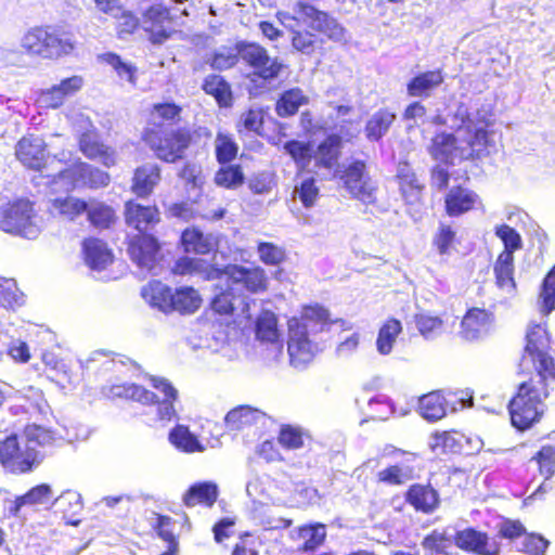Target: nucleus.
I'll use <instances>...</instances> for the list:
<instances>
[{
    "instance_id": "obj_1",
    "label": "nucleus",
    "mask_w": 555,
    "mask_h": 555,
    "mask_svg": "<svg viewBox=\"0 0 555 555\" xmlns=\"http://www.w3.org/2000/svg\"><path fill=\"white\" fill-rule=\"evenodd\" d=\"M183 107L173 101L152 104L140 140L153 156L165 164L184 160L197 146L199 132L190 126H173L181 120Z\"/></svg>"
},
{
    "instance_id": "obj_2",
    "label": "nucleus",
    "mask_w": 555,
    "mask_h": 555,
    "mask_svg": "<svg viewBox=\"0 0 555 555\" xmlns=\"http://www.w3.org/2000/svg\"><path fill=\"white\" fill-rule=\"evenodd\" d=\"M554 382L553 377L534 374L518 385L507 404L513 427L525 431L540 422L544 412L543 401L550 396V386Z\"/></svg>"
},
{
    "instance_id": "obj_3",
    "label": "nucleus",
    "mask_w": 555,
    "mask_h": 555,
    "mask_svg": "<svg viewBox=\"0 0 555 555\" xmlns=\"http://www.w3.org/2000/svg\"><path fill=\"white\" fill-rule=\"evenodd\" d=\"M151 386L164 396L160 401L157 395L135 383L117 384L111 387V395L116 398L131 400L144 405H157L159 421L171 422L177 418L175 403L178 400V390L171 382L165 377L149 376Z\"/></svg>"
},
{
    "instance_id": "obj_4",
    "label": "nucleus",
    "mask_w": 555,
    "mask_h": 555,
    "mask_svg": "<svg viewBox=\"0 0 555 555\" xmlns=\"http://www.w3.org/2000/svg\"><path fill=\"white\" fill-rule=\"evenodd\" d=\"M22 47L29 55L60 60L74 54L77 41L70 31L51 25H41L30 28L24 35Z\"/></svg>"
},
{
    "instance_id": "obj_5",
    "label": "nucleus",
    "mask_w": 555,
    "mask_h": 555,
    "mask_svg": "<svg viewBox=\"0 0 555 555\" xmlns=\"http://www.w3.org/2000/svg\"><path fill=\"white\" fill-rule=\"evenodd\" d=\"M550 350L551 335L546 323H531L526 333L519 374H529L532 366L537 376L555 378V361Z\"/></svg>"
},
{
    "instance_id": "obj_6",
    "label": "nucleus",
    "mask_w": 555,
    "mask_h": 555,
    "mask_svg": "<svg viewBox=\"0 0 555 555\" xmlns=\"http://www.w3.org/2000/svg\"><path fill=\"white\" fill-rule=\"evenodd\" d=\"M241 61L251 72L248 78L251 83H270L278 79L285 69V64L279 57H271L268 50L255 41H240Z\"/></svg>"
},
{
    "instance_id": "obj_7",
    "label": "nucleus",
    "mask_w": 555,
    "mask_h": 555,
    "mask_svg": "<svg viewBox=\"0 0 555 555\" xmlns=\"http://www.w3.org/2000/svg\"><path fill=\"white\" fill-rule=\"evenodd\" d=\"M337 177L352 199L364 205L377 204L378 184L364 159H352L344 165Z\"/></svg>"
},
{
    "instance_id": "obj_8",
    "label": "nucleus",
    "mask_w": 555,
    "mask_h": 555,
    "mask_svg": "<svg viewBox=\"0 0 555 555\" xmlns=\"http://www.w3.org/2000/svg\"><path fill=\"white\" fill-rule=\"evenodd\" d=\"M44 453L31 446H22L16 434L0 440V464L15 474H25L38 465Z\"/></svg>"
},
{
    "instance_id": "obj_9",
    "label": "nucleus",
    "mask_w": 555,
    "mask_h": 555,
    "mask_svg": "<svg viewBox=\"0 0 555 555\" xmlns=\"http://www.w3.org/2000/svg\"><path fill=\"white\" fill-rule=\"evenodd\" d=\"M34 218V204L28 199L20 198L9 203L2 211L0 229L25 238H35L39 234V228Z\"/></svg>"
},
{
    "instance_id": "obj_10",
    "label": "nucleus",
    "mask_w": 555,
    "mask_h": 555,
    "mask_svg": "<svg viewBox=\"0 0 555 555\" xmlns=\"http://www.w3.org/2000/svg\"><path fill=\"white\" fill-rule=\"evenodd\" d=\"M125 245L129 259L141 270L152 271L163 259V244L151 232L141 231L127 235Z\"/></svg>"
},
{
    "instance_id": "obj_11",
    "label": "nucleus",
    "mask_w": 555,
    "mask_h": 555,
    "mask_svg": "<svg viewBox=\"0 0 555 555\" xmlns=\"http://www.w3.org/2000/svg\"><path fill=\"white\" fill-rule=\"evenodd\" d=\"M14 155L26 169L36 172L43 171L50 157L44 139L35 133H26L18 139Z\"/></svg>"
},
{
    "instance_id": "obj_12",
    "label": "nucleus",
    "mask_w": 555,
    "mask_h": 555,
    "mask_svg": "<svg viewBox=\"0 0 555 555\" xmlns=\"http://www.w3.org/2000/svg\"><path fill=\"white\" fill-rule=\"evenodd\" d=\"M225 284L234 289L242 288L247 293L258 294L268 289V278L259 266L229 263L225 266Z\"/></svg>"
},
{
    "instance_id": "obj_13",
    "label": "nucleus",
    "mask_w": 555,
    "mask_h": 555,
    "mask_svg": "<svg viewBox=\"0 0 555 555\" xmlns=\"http://www.w3.org/2000/svg\"><path fill=\"white\" fill-rule=\"evenodd\" d=\"M56 179H68L73 186L79 185L91 190L103 189L111 183L107 171L82 160H77L70 167L60 170L53 181Z\"/></svg>"
},
{
    "instance_id": "obj_14",
    "label": "nucleus",
    "mask_w": 555,
    "mask_h": 555,
    "mask_svg": "<svg viewBox=\"0 0 555 555\" xmlns=\"http://www.w3.org/2000/svg\"><path fill=\"white\" fill-rule=\"evenodd\" d=\"M79 152L88 159L100 163L105 168L115 167L118 163L116 150L106 144L96 129H87L77 138Z\"/></svg>"
},
{
    "instance_id": "obj_15",
    "label": "nucleus",
    "mask_w": 555,
    "mask_h": 555,
    "mask_svg": "<svg viewBox=\"0 0 555 555\" xmlns=\"http://www.w3.org/2000/svg\"><path fill=\"white\" fill-rule=\"evenodd\" d=\"M395 180L408 212L416 211L423 205L425 183L420 180L415 170L408 160L399 162Z\"/></svg>"
},
{
    "instance_id": "obj_16",
    "label": "nucleus",
    "mask_w": 555,
    "mask_h": 555,
    "mask_svg": "<svg viewBox=\"0 0 555 555\" xmlns=\"http://www.w3.org/2000/svg\"><path fill=\"white\" fill-rule=\"evenodd\" d=\"M144 30L153 44H162L175 33L172 24L175 17L170 9L162 4H153L143 12Z\"/></svg>"
},
{
    "instance_id": "obj_17",
    "label": "nucleus",
    "mask_w": 555,
    "mask_h": 555,
    "mask_svg": "<svg viewBox=\"0 0 555 555\" xmlns=\"http://www.w3.org/2000/svg\"><path fill=\"white\" fill-rule=\"evenodd\" d=\"M453 542L460 550L474 555H499L501 552V544L495 538L473 527L457 530Z\"/></svg>"
},
{
    "instance_id": "obj_18",
    "label": "nucleus",
    "mask_w": 555,
    "mask_h": 555,
    "mask_svg": "<svg viewBox=\"0 0 555 555\" xmlns=\"http://www.w3.org/2000/svg\"><path fill=\"white\" fill-rule=\"evenodd\" d=\"M124 220L128 228L137 232H150L160 223L162 215L156 204L145 205L131 198L124 204Z\"/></svg>"
},
{
    "instance_id": "obj_19",
    "label": "nucleus",
    "mask_w": 555,
    "mask_h": 555,
    "mask_svg": "<svg viewBox=\"0 0 555 555\" xmlns=\"http://www.w3.org/2000/svg\"><path fill=\"white\" fill-rule=\"evenodd\" d=\"M403 498L414 512L424 515L434 514L441 505L440 493L430 482L410 485L404 491Z\"/></svg>"
},
{
    "instance_id": "obj_20",
    "label": "nucleus",
    "mask_w": 555,
    "mask_h": 555,
    "mask_svg": "<svg viewBox=\"0 0 555 555\" xmlns=\"http://www.w3.org/2000/svg\"><path fill=\"white\" fill-rule=\"evenodd\" d=\"M467 120L468 122L466 130L469 135L466 143L468 146V152L466 155L461 154V158L467 160H477L489 154L488 147L491 144L490 137L492 133L490 130L491 122L486 118L477 119L475 122H472L467 117Z\"/></svg>"
},
{
    "instance_id": "obj_21",
    "label": "nucleus",
    "mask_w": 555,
    "mask_h": 555,
    "mask_svg": "<svg viewBox=\"0 0 555 555\" xmlns=\"http://www.w3.org/2000/svg\"><path fill=\"white\" fill-rule=\"evenodd\" d=\"M81 255L85 263L95 271L105 270L115 259L108 243L98 236H88L82 240Z\"/></svg>"
},
{
    "instance_id": "obj_22",
    "label": "nucleus",
    "mask_w": 555,
    "mask_h": 555,
    "mask_svg": "<svg viewBox=\"0 0 555 555\" xmlns=\"http://www.w3.org/2000/svg\"><path fill=\"white\" fill-rule=\"evenodd\" d=\"M287 351L289 362L295 367L310 363L318 351L317 346L309 338V334L287 327Z\"/></svg>"
},
{
    "instance_id": "obj_23",
    "label": "nucleus",
    "mask_w": 555,
    "mask_h": 555,
    "mask_svg": "<svg viewBox=\"0 0 555 555\" xmlns=\"http://www.w3.org/2000/svg\"><path fill=\"white\" fill-rule=\"evenodd\" d=\"M331 322L328 310L320 304H313L302 306L299 315L288 319L287 327L309 334L310 332L320 331Z\"/></svg>"
},
{
    "instance_id": "obj_24",
    "label": "nucleus",
    "mask_w": 555,
    "mask_h": 555,
    "mask_svg": "<svg viewBox=\"0 0 555 555\" xmlns=\"http://www.w3.org/2000/svg\"><path fill=\"white\" fill-rule=\"evenodd\" d=\"M480 203L479 195L463 185L452 186L444 195V212L449 217H460L475 209Z\"/></svg>"
},
{
    "instance_id": "obj_25",
    "label": "nucleus",
    "mask_w": 555,
    "mask_h": 555,
    "mask_svg": "<svg viewBox=\"0 0 555 555\" xmlns=\"http://www.w3.org/2000/svg\"><path fill=\"white\" fill-rule=\"evenodd\" d=\"M343 138L338 133L327 134L313 150L312 159L317 169L331 170L341 157Z\"/></svg>"
},
{
    "instance_id": "obj_26",
    "label": "nucleus",
    "mask_w": 555,
    "mask_h": 555,
    "mask_svg": "<svg viewBox=\"0 0 555 555\" xmlns=\"http://www.w3.org/2000/svg\"><path fill=\"white\" fill-rule=\"evenodd\" d=\"M162 179V170L157 164H145L134 169L130 190L139 198L151 196Z\"/></svg>"
},
{
    "instance_id": "obj_27",
    "label": "nucleus",
    "mask_w": 555,
    "mask_h": 555,
    "mask_svg": "<svg viewBox=\"0 0 555 555\" xmlns=\"http://www.w3.org/2000/svg\"><path fill=\"white\" fill-rule=\"evenodd\" d=\"M428 153L435 159L447 165L454 164V156L463 151L459 146V140L454 133L447 131L436 132L428 145Z\"/></svg>"
},
{
    "instance_id": "obj_28",
    "label": "nucleus",
    "mask_w": 555,
    "mask_h": 555,
    "mask_svg": "<svg viewBox=\"0 0 555 555\" xmlns=\"http://www.w3.org/2000/svg\"><path fill=\"white\" fill-rule=\"evenodd\" d=\"M492 313L483 308H469L461 321V334L467 340L478 339L489 328Z\"/></svg>"
},
{
    "instance_id": "obj_29",
    "label": "nucleus",
    "mask_w": 555,
    "mask_h": 555,
    "mask_svg": "<svg viewBox=\"0 0 555 555\" xmlns=\"http://www.w3.org/2000/svg\"><path fill=\"white\" fill-rule=\"evenodd\" d=\"M83 86V79L80 76H72L62 79L59 85L52 86L42 92L41 98L48 108H57L63 105L68 96L74 95Z\"/></svg>"
},
{
    "instance_id": "obj_30",
    "label": "nucleus",
    "mask_w": 555,
    "mask_h": 555,
    "mask_svg": "<svg viewBox=\"0 0 555 555\" xmlns=\"http://www.w3.org/2000/svg\"><path fill=\"white\" fill-rule=\"evenodd\" d=\"M85 212L90 225L100 231L109 230L118 222L116 209L104 201L91 198Z\"/></svg>"
},
{
    "instance_id": "obj_31",
    "label": "nucleus",
    "mask_w": 555,
    "mask_h": 555,
    "mask_svg": "<svg viewBox=\"0 0 555 555\" xmlns=\"http://www.w3.org/2000/svg\"><path fill=\"white\" fill-rule=\"evenodd\" d=\"M219 495L218 486L211 481H199L189 487L182 496L183 504L191 508L204 506L210 508Z\"/></svg>"
},
{
    "instance_id": "obj_32",
    "label": "nucleus",
    "mask_w": 555,
    "mask_h": 555,
    "mask_svg": "<svg viewBox=\"0 0 555 555\" xmlns=\"http://www.w3.org/2000/svg\"><path fill=\"white\" fill-rule=\"evenodd\" d=\"M180 245L185 254L208 255L215 249L212 236L204 234L197 227H189L181 232Z\"/></svg>"
},
{
    "instance_id": "obj_33",
    "label": "nucleus",
    "mask_w": 555,
    "mask_h": 555,
    "mask_svg": "<svg viewBox=\"0 0 555 555\" xmlns=\"http://www.w3.org/2000/svg\"><path fill=\"white\" fill-rule=\"evenodd\" d=\"M278 442L284 450L296 451L310 447L313 437L308 429L299 425L282 424L278 433Z\"/></svg>"
},
{
    "instance_id": "obj_34",
    "label": "nucleus",
    "mask_w": 555,
    "mask_h": 555,
    "mask_svg": "<svg viewBox=\"0 0 555 555\" xmlns=\"http://www.w3.org/2000/svg\"><path fill=\"white\" fill-rule=\"evenodd\" d=\"M309 96L299 87L284 90L278 98L274 109L279 117L288 118L295 116L301 106L308 105Z\"/></svg>"
},
{
    "instance_id": "obj_35",
    "label": "nucleus",
    "mask_w": 555,
    "mask_h": 555,
    "mask_svg": "<svg viewBox=\"0 0 555 555\" xmlns=\"http://www.w3.org/2000/svg\"><path fill=\"white\" fill-rule=\"evenodd\" d=\"M441 69L427 70L414 76L406 85L410 96L428 98L443 82Z\"/></svg>"
},
{
    "instance_id": "obj_36",
    "label": "nucleus",
    "mask_w": 555,
    "mask_h": 555,
    "mask_svg": "<svg viewBox=\"0 0 555 555\" xmlns=\"http://www.w3.org/2000/svg\"><path fill=\"white\" fill-rule=\"evenodd\" d=\"M144 300L158 310L172 312V289L160 281L149 282L141 291Z\"/></svg>"
},
{
    "instance_id": "obj_37",
    "label": "nucleus",
    "mask_w": 555,
    "mask_h": 555,
    "mask_svg": "<svg viewBox=\"0 0 555 555\" xmlns=\"http://www.w3.org/2000/svg\"><path fill=\"white\" fill-rule=\"evenodd\" d=\"M202 90L215 99L219 107H230L233 104V92L230 82L218 74L206 76L202 82Z\"/></svg>"
},
{
    "instance_id": "obj_38",
    "label": "nucleus",
    "mask_w": 555,
    "mask_h": 555,
    "mask_svg": "<svg viewBox=\"0 0 555 555\" xmlns=\"http://www.w3.org/2000/svg\"><path fill=\"white\" fill-rule=\"evenodd\" d=\"M396 118V113L387 107L377 109L365 124L366 139L373 142L379 141L389 131Z\"/></svg>"
},
{
    "instance_id": "obj_39",
    "label": "nucleus",
    "mask_w": 555,
    "mask_h": 555,
    "mask_svg": "<svg viewBox=\"0 0 555 555\" xmlns=\"http://www.w3.org/2000/svg\"><path fill=\"white\" fill-rule=\"evenodd\" d=\"M52 498V489L47 483H40L30 488L23 495H18L13 501L10 508L12 515L16 516L23 506H37L49 503Z\"/></svg>"
},
{
    "instance_id": "obj_40",
    "label": "nucleus",
    "mask_w": 555,
    "mask_h": 555,
    "mask_svg": "<svg viewBox=\"0 0 555 555\" xmlns=\"http://www.w3.org/2000/svg\"><path fill=\"white\" fill-rule=\"evenodd\" d=\"M214 183L225 190H235L245 183L242 165L228 163L220 165L214 175Z\"/></svg>"
},
{
    "instance_id": "obj_41",
    "label": "nucleus",
    "mask_w": 555,
    "mask_h": 555,
    "mask_svg": "<svg viewBox=\"0 0 555 555\" xmlns=\"http://www.w3.org/2000/svg\"><path fill=\"white\" fill-rule=\"evenodd\" d=\"M169 442L179 451L185 453L201 452L204 447L186 425H176L168 435Z\"/></svg>"
},
{
    "instance_id": "obj_42",
    "label": "nucleus",
    "mask_w": 555,
    "mask_h": 555,
    "mask_svg": "<svg viewBox=\"0 0 555 555\" xmlns=\"http://www.w3.org/2000/svg\"><path fill=\"white\" fill-rule=\"evenodd\" d=\"M515 258L498 255L493 264L495 285L508 292L516 289L515 281Z\"/></svg>"
},
{
    "instance_id": "obj_43",
    "label": "nucleus",
    "mask_w": 555,
    "mask_h": 555,
    "mask_svg": "<svg viewBox=\"0 0 555 555\" xmlns=\"http://www.w3.org/2000/svg\"><path fill=\"white\" fill-rule=\"evenodd\" d=\"M401 333L402 324L400 320L396 318H388L378 330L376 338L377 351L384 356L389 354Z\"/></svg>"
},
{
    "instance_id": "obj_44",
    "label": "nucleus",
    "mask_w": 555,
    "mask_h": 555,
    "mask_svg": "<svg viewBox=\"0 0 555 555\" xmlns=\"http://www.w3.org/2000/svg\"><path fill=\"white\" fill-rule=\"evenodd\" d=\"M202 304V298L193 287L185 286L172 291V312L194 313Z\"/></svg>"
},
{
    "instance_id": "obj_45",
    "label": "nucleus",
    "mask_w": 555,
    "mask_h": 555,
    "mask_svg": "<svg viewBox=\"0 0 555 555\" xmlns=\"http://www.w3.org/2000/svg\"><path fill=\"white\" fill-rule=\"evenodd\" d=\"M56 512L60 513L63 519L72 525H78L79 520L74 519L82 511V502L78 493L74 491H65L55 499L54 502Z\"/></svg>"
},
{
    "instance_id": "obj_46",
    "label": "nucleus",
    "mask_w": 555,
    "mask_h": 555,
    "mask_svg": "<svg viewBox=\"0 0 555 555\" xmlns=\"http://www.w3.org/2000/svg\"><path fill=\"white\" fill-rule=\"evenodd\" d=\"M256 337L262 343H278L280 332L278 328V318L270 310H262L256 319Z\"/></svg>"
},
{
    "instance_id": "obj_47",
    "label": "nucleus",
    "mask_w": 555,
    "mask_h": 555,
    "mask_svg": "<svg viewBox=\"0 0 555 555\" xmlns=\"http://www.w3.org/2000/svg\"><path fill=\"white\" fill-rule=\"evenodd\" d=\"M238 144L233 135L225 131H218L215 138V157L219 165H225L236 159Z\"/></svg>"
},
{
    "instance_id": "obj_48",
    "label": "nucleus",
    "mask_w": 555,
    "mask_h": 555,
    "mask_svg": "<svg viewBox=\"0 0 555 555\" xmlns=\"http://www.w3.org/2000/svg\"><path fill=\"white\" fill-rule=\"evenodd\" d=\"M51 205L59 215L70 221L85 214L88 208L87 201L75 196L56 197L52 199Z\"/></svg>"
},
{
    "instance_id": "obj_49",
    "label": "nucleus",
    "mask_w": 555,
    "mask_h": 555,
    "mask_svg": "<svg viewBox=\"0 0 555 555\" xmlns=\"http://www.w3.org/2000/svg\"><path fill=\"white\" fill-rule=\"evenodd\" d=\"M415 470L409 465H388L376 475V481L388 486H401L414 478Z\"/></svg>"
},
{
    "instance_id": "obj_50",
    "label": "nucleus",
    "mask_w": 555,
    "mask_h": 555,
    "mask_svg": "<svg viewBox=\"0 0 555 555\" xmlns=\"http://www.w3.org/2000/svg\"><path fill=\"white\" fill-rule=\"evenodd\" d=\"M421 415L428 421H438L446 415V403L438 392H429L418 400Z\"/></svg>"
},
{
    "instance_id": "obj_51",
    "label": "nucleus",
    "mask_w": 555,
    "mask_h": 555,
    "mask_svg": "<svg viewBox=\"0 0 555 555\" xmlns=\"http://www.w3.org/2000/svg\"><path fill=\"white\" fill-rule=\"evenodd\" d=\"M283 150L301 169L307 168L312 160L313 146L308 141L291 139L284 143Z\"/></svg>"
},
{
    "instance_id": "obj_52",
    "label": "nucleus",
    "mask_w": 555,
    "mask_h": 555,
    "mask_svg": "<svg viewBox=\"0 0 555 555\" xmlns=\"http://www.w3.org/2000/svg\"><path fill=\"white\" fill-rule=\"evenodd\" d=\"M257 413L249 405H238L227 413L224 422L231 430H241L256 422Z\"/></svg>"
},
{
    "instance_id": "obj_53",
    "label": "nucleus",
    "mask_w": 555,
    "mask_h": 555,
    "mask_svg": "<svg viewBox=\"0 0 555 555\" xmlns=\"http://www.w3.org/2000/svg\"><path fill=\"white\" fill-rule=\"evenodd\" d=\"M452 540L446 532L437 529L426 534L421 545L425 552V555H446L448 550L451 547Z\"/></svg>"
},
{
    "instance_id": "obj_54",
    "label": "nucleus",
    "mask_w": 555,
    "mask_h": 555,
    "mask_svg": "<svg viewBox=\"0 0 555 555\" xmlns=\"http://www.w3.org/2000/svg\"><path fill=\"white\" fill-rule=\"evenodd\" d=\"M495 235L502 241L504 248L499 254L502 256L514 257L516 250L521 249L522 240L520 234L508 224H500L494 229Z\"/></svg>"
},
{
    "instance_id": "obj_55",
    "label": "nucleus",
    "mask_w": 555,
    "mask_h": 555,
    "mask_svg": "<svg viewBox=\"0 0 555 555\" xmlns=\"http://www.w3.org/2000/svg\"><path fill=\"white\" fill-rule=\"evenodd\" d=\"M240 60V41H237L234 49L223 48L219 51H215L209 57V65L217 70H227L233 68Z\"/></svg>"
},
{
    "instance_id": "obj_56",
    "label": "nucleus",
    "mask_w": 555,
    "mask_h": 555,
    "mask_svg": "<svg viewBox=\"0 0 555 555\" xmlns=\"http://www.w3.org/2000/svg\"><path fill=\"white\" fill-rule=\"evenodd\" d=\"M99 60L109 65L120 78H125L131 83H135L137 67L131 63L124 62L115 52H106L99 56Z\"/></svg>"
},
{
    "instance_id": "obj_57",
    "label": "nucleus",
    "mask_w": 555,
    "mask_h": 555,
    "mask_svg": "<svg viewBox=\"0 0 555 555\" xmlns=\"http://www.w3.org/2000/svg\"><path fill=\"white\" fill-rule=\"evenodd\" d=\"M235 289L232 286L221 289L210 301L211 310L220 315H232L235 311Z\"/></svg>"
},
{
    "instance_id": "obj_58",
    "label": "nucleus",
    "mask_w": 555,
    "mask_h": 555,
    "mask_svg": "<svg viewBox=\"0 0 555 555\" xmlns=\"http://www.w3.org/2000/svg\"><path fill=\"white\" fill-rule=\"evenodd\" d=\"M415 325L425 338H429L442 332L443 320L439 315H434L426 312H420L414 315Z\"/></svg>"
},
{
    "instance_id": "obj_59",
    "label": "nucleus",
    "mask_w": 555,
    "mask_h": 555,
    "mask_svg": "<svg viewBox=\"0 0 555 555\" xmlns=\"http://www.w3.org/2000/svg\"><path fill=\"white\" fill-rule=\"evenodd\" d=\"M25 435L27 443L25 446H31L36 450V447H50L55 442V434L51 429H47L39 425H28L25 428Z\"/></svg>"
},
{
    "instance_id": "obj_60",
    "label": "nucleus",
    "mask_w": 555,
    "mask_h": 555,
    "mask_svg": "<svg viewBox=\"0 0 555 555\" xmlns=\"http://www.w3.org/2000/svg\"><path fill=\"white\" fill-rule=\"evenodd\" d=\"M263 127V113L261 109L250 108L244 112L236 124V131L241 133L261 134Z\"/></svg>"
},
{
    "instance_id": "obj_61",
    "label": "nucleus",
    "mask_w": 555,
    "mask_h": 555,
    "mask_svg": "<svg viewBox=\"0 0 555 555\" xmlns=\"http://www.w3.org/2000/svg\"><path fill=\"white\" fill-rule=\"evenodd\" d=\"M456 242V231L450 224H440L433 237V245L439 255H448Z\"/></svg>"
},
{
    "instance_id": "obj_62",
    "label": "nucleus",
    "mask_w": 555,
    "mask_h": 555,
    "mask_svg": "<svg viewBox=\"0 0 555 555\" xmlns=\"http://www.w3.org/2000/svg\"><path fill=\"white\" fill-rule=\"evenodd\" d=\"M115 20V29L119 38L133 35L137 30H139L141 25L140 18L137 16V14L133 11L127 10L126 8L121 10L120 15H117Z\"/></svg>"
},
{
    "instance_id": "obj_63",
    "label": "nucleus",
    "mask_w": 555,
    "mask_h": 555,
    "mask_svg": "<svg viewBox=\"0 0 555 555\" xmlns=\"http://www.w3.org/2000/svg\"><path fill=\"white\" fill-rule=\"evenodd\" d=\"M540 297L542 299V309L545 314L555 310V264L545 275Z\"/></svg>"
},
{
    "instance_id": "obj_64",
    "label": "nucleus",
    "mask_w": 555,
    "mask_h": 555,
    "mask_svg": "<svg viewBox=\"0 0 555 555\" xmlns=\"http://www.w3.org/2000/svg\"><path fill=\"white\" fill-rule=\"evenodd\" d=\"M257 251L261 262L268 266H279L286 258L284 249L271 242L258 243Z\"/></svg>"
}]
</instances>
